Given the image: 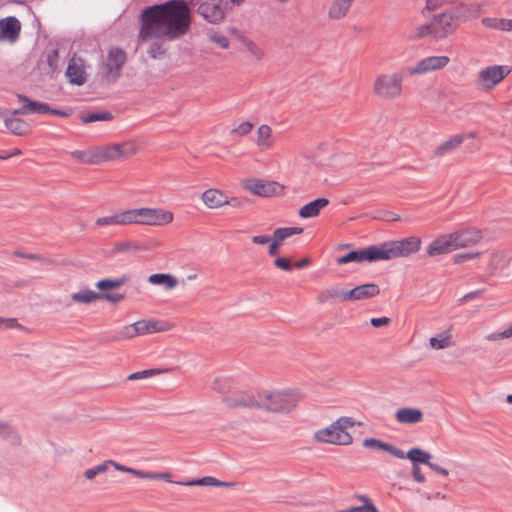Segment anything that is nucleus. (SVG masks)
Masks as SVG:
<instances>
[{
	"instance_id": "nucleus-1",
	"label": "nucleus",
	"mask_w": 512,
	"mask_h": 512,
	"mask_svg": "<svg viewBox=\"0 0 512 512\" xmlns=\"http://www.w3.org/2000/svg\"><path fill=\"white\" fill-rule=\"evenodd\" d=\"M191 11L184 0H172L145 8L140 14L138 40L175 41L190 30Z\"/></svg>"
},
{
	"instance_id": "nucleus-2",
	"label": "nucleus",
	"mask_w": 512,
	"mask_h": 512,
	"mask_svg": "<svg viewBox=\"0 0 512 512\" xmlns=\"http://www.w3.org/2000/svg\"><path fill=\"white\" fill-rule=\"evenodd\" d=\"M355 425L361 426L362 423L355 421L352 417L342 416L329 425L315 430L312 439L317 444L348 446L353 443V436L349 429Z\"/></svg>"
},
{
	"instance_id": "nucleus-3",
	"label": "nucleus",
	"mask_w": 512,
	"mask_h": 512,
	"mask_svg": "<svg viewBox=\"0 0 512 512\" xmlns=\"http://www.w3.org/2000/svg\"><path fill=\"white\" fill-rule=\"evenodd\" d=\"M303 400L298 389L269 390L262 393L260 409L274 413L288 414Z\"/></svg>"
},
{
	"instance_id": "nucleus-4",
	"label": "nucleus",
	"mask_w": 512,
	"mask_h": 512,
	"mask_svg": "<svg viewBox=\"0 0 512 512\" xmlns=\"http://www.w3.org/2000/svg\"><path fill=\"white\" fill-rule=\"evenodd\" d=\"M421 246L422 240L418 236H410L376 245L379 260L408 258L412 254L419 252Z\"/></svg>"
},
{
	"instance_id": "nucleus-5",
	"label": "nucleus",
	"mask_w": 512,
	"mask_h": 512,
	"mask_svg": "<svg viewBox=\"0 0 512 512\" xmlns=\"http://www.w3.org/2000/svg\"><path fill=\"white\" fill-rule=\"evenodd\" d=\"M402 82V76L397 73L380 74L373 82V93L381 99H397L403 92Z\"/></svg>"
},
{
	"instance_id": "nucleus-6",
	"label": "nucleus",
	"mask_w": 512,
	"mask_h": 512,
	"mask_svg": "<svg viewBox=\"0 0 512 512\" xmlns=\"http://www.w3.org/2000/svg\"><path fill=\"white\" fill-rule=\"evenodd\" d=\"M97 470V474H103L109 470L110 467L114 468L116 471L128 473L133 475L134 477L142 480H161L164 482H171V473L168 471H147L140 470L133 467H129L118 463L114 460H106L96 466H94Z\"/></svg>"
},
{
	"instance_id": "nucleus-7",
	"label": "nucleus",
	"mask_w": 512,
	"mask_h": 512,
	"mask_svg": "<svg viewBox=\"0 0 512 512\" xmlns=\"http://www.w3.org/2000/svg\"><path fill=\"white\" fill-rule=\"evenodd\" d=\"M98 149L100 164H102L132 157L139 151V145L136 140L129 139L120 143L98 146Z\"/></svg>"
},
{
	"instance_id": "nucleus-8",
	"label": "nucleus",
	"mask_w": 512,
	"mask_h": 512,
	"mask_svg": "<svg viewBox=\"0 0 512 512\" xmlns=\"http://www.w3.org/2000/svg\"><path fill=\"white\" fill-rule=\"evenodd\" d=\"M229 11L228 0H204L197 7L198 15L212 25L224 22Z\"/></svg>"
},
{
	"instance_id": "nucleus-9",
	"label": "nucleus",
	"mask_w": 512,
	"mask_h": 512,
	"mask_svg": "<svg viewBox=\"0 0 512 512\" xmlns=\"http://www.w3.org/2000/svg\"><path fill=\"white\" fill-rule=\"evenodd\" d=\"M512 71L509 65H490L482 68L477 75V84L490 91L500 84Z\"/></svg>"
},
{
	"instance_id": "nucleus-10",
	"label": "nucleus",
	"mask_w": 512,
	"mask_h": 512,
	"mask_svg": "<svg viewBox=\"0 0 512 512\" xmlns=\"http://www.w3.org/2000/svg\"><path fill=\"white\" fill-rule=\"evenodd\" d=\"M201 200L208 209H219L225 206L240 208L242 201L237 197H229L218 188H209L202 192Z\"/></svg>"
},
{
	"instance_id": "nucleus-11",
	"label": "nucleus",
	"mask_w": 512,
	"mask_h": 512,
	"mask_svg": "<svg viewBox=\"0 0 512 512\" xmlns=\"http://www.w3.org/2000/svg\"><path fill=\"white\" fill-rule=\"evenodd\" d=\"M262 393L254 391L235 392L223 398L224 403L231 408H259Z\"/></svg>"
},
{
	"instance_id": "nucleus-12",
	"label": "nucleus",
	"mask_w": 512,
	"mask_h": 512,
	"mask_svg": "<svg viewBox=\"0 0 512 512\" xmlns=\"http://www.w3.org/2000/svg\"><path fill=\"white\" fill-rule=\"evenodd\" d=\"M243 188L250 193L261 197L277 196L282 194L284 190V187L278 182L259 179H248L244 181Z\"/></svg>"
},
{
	"instance_id": "nucleus-13",
	"label": "nucleus",
	"mask_w": 512,
	"mask_h": 512,
	"mask_svg": "<svg viewBox=\"0 0 512 512\" xmlns=\"http://www.w3.org/2000/svg\"><path fill=\"white\" fill-rule=\"evenodd\" d=\"M126 59L127 57L124 50L120 48H111L109 50L105 61L106 71L104 73V77L107 81L114 82L120 77Z\"/></svg>"
},
{
	"instance_id": "nucleus-14",
	"label": "nucleus",
	"mask_w": 512,
	"mask_h": 512,
	"mask_svg": "<svg viewBox=\"0 0 512 512\" xmlns=\"http://www.w3.org/2000/svg\"><path fill=\"white\" fill-rule=\"evenodd\" d=\"M140 218L141 225L165 226L173 221L174 215L163 208L140 207Z\"/></svg>"
},
{
	"instance_id": "nucleus-15",
	"label": "nucleus",
	"mask_w": 512,
	"mask_h": 512,
	"mask_svg": "<svg viewBox=\"0 0 512 512\" xmlns=\"http://www.w3.org/2000/svg\"><path fill=\"white\" fill-rule=\"evenodd\" d=\"M125 298L123 293H105L98 294L91 289H81L71 294V300L80 304H91L97 300H105L112 304H117Z\"/></svg>"
},
{
	"instance_id": "nucleus-16",
	"label": "nucleus",
	"mask_w": 512,
	"mask_h": 512,
	"mask_svg": "<svg viewBox=\"0 0 512 512\" xmlns=\"http://www.w3.org/2000/svg\"><path fill=\"white\" fill-rule=\"evenodd\" d=\"M449 61L447 56H429L409 67L407 73L412 76L427 74L446 67Z\"/></svg>"
},
{
	"instance_id": "nucleus-17",
	"label": "nucleus",
	"mask_w": 512,
	"mask_h": 512,
	"mask_svg": "<svg viewBox=\"0 0 512 512\" xmlns=\"http://www.w3.org/2000/svg\"><path fill=\"white\" fill-rule=\"evenodd\" d=\"M405 457L412 462V465L425 464L434 472L440 474L441 476L448 477L450 475L448 469L431 462V454L423 449L414 447L411 448L406 454Z\"/></svg>"
},
{
	"instance_id": "nucleus-18",
	"label": "nucleus",
	"mask_w": 512,
	"mask_h": 512,
	"mask_svg": "<svg viewBox=\"0 0 512 512\" xmlns=\"http://www.w3.org/2000/svg\"><path fill=\"white\" fill-rule=\"evenodd\" d=\"M436 38L441 39L453 33L459 26L451 10H445L433 17Z\"/></svg>"
},
{
	"instance_id": "nucleus-19",
	"label": "nucleus",
	"mask_w": 512,
	"mask_h": 512,
	"mask_svg": "<svg viewBox=\"0 0 512 512\" xmlns=\"http://www.w3.org/2000/svg\"><path fill=\"white\" fill-rule=\"evenodd\" d=\"M456 250L466 248L479 243L482 239V232L476 228H465L450 233Z\"/></svg>"
},
{
	"instance_id": "nucleus-20",
	"label": "nucleus",
	"mask_w": 512,
	"mask_h": 512,
	"mask_svg": "<svg viewBox=\"0 0 512 512\" xmlns=\"http://www.w3.org/2000/svg\"><path fill=\"white\" fill-rule=\"evenodd\" d=\"M374 262L379 261L376 245L369 246L365 249L350 251L349 253L339 257L337 263L344 265L350 262Z\"/></svg>"
},
{
	"instance_id": "nucleus-21",
	"label": "nucleus",
	"mask_w": 512,
	"mask_h": 512,
	"mask_svg": "<svg viewBox=\"0 0 512 512\" xmlns=\"http://www.w3.org/2000/svg\"><path fill=\"white\" fill-rule=\"evenodd\" d=\"M20 31L21 23L16 17L9 16L0 19V41L13 44L18 40Z\"/></svg>"
},
{
	"instance_id": "nucleus-22",
	"label": "nucleus",
	"mask_w": 512,
	"mask_h": 512,
	"mask_svg": "<svg viewBox=\"0 0 512 512\" xmlns=\"http://www.w3.org/2000/svg\"><path fill=\"white\" fill-rule=\"evenodd\" d=\"M511 261V257L507 252L499 251L491 254L487 266V271L489 275H496L505 277L509 276V264Z\"/></svg>"
},
{
	"instance_id": "nucleus-23",
	"label": "nucleus",
	"mask_w": 512,
	"mask_h": 512,
	"mask_svg": "<svg viewBox=\"0 0 512 512\" xmlns=\"http://www.w3.org/2000/svg\"><path fill=\"white\" fill-rule=\"evenodd\" d=\"M455 250L456 248L450 233L438 236L426 247V253L429 257L445 255Z\"/></svg>"
},
{
	"instance_id": "nucleus-24",
	"label": "nucleus",
	"mask_w": 512,
	"mask_h": 512,
	"mask_svg": "<svg viewBox=\"0 0 512 512\" xmlns=\"http://www.w3.org/2000/svg\"><path fill=\"white\" fill-rule=\"evenodd\" d=\"M66 77L73 85H83L86 82V72L83 61L81 59L72 58L66 69Z\"/></svg>"
},
{
	"instance_id": "nucleus-25",
	"label": "nucleus",
	"mask_w": 512,
	"mask_h": 512,
	"mask_svg": "<svg viewBox=\"0 0 512 512\" xmlns=\"http://www.w3.org/2000/svg\"><path fill=\"white\" fill-rule=\"evenodd\" d=\"M137 336L168 331L171 326L164 321L142 319L134 323Z\"/></svg>"
},
{
	"instance_id": "nucleus-26",
	"label": "nucleus",
	"mask_w": 512,
	"mask_h": 512,
	"mask_svg": "<svg viewBox=\"0 0 512 512\" xmlns=\"http://www.w3.org/2000/svg\"><path fill=\"white\" fill-rule=\"evenodd\" d=\"M171 484L181 485V486H205V487H233L235 485L234 482H224L216 479L212 476H205L198 479H191L188 481H176L173 479V475L171 474Z\"/></svg>"
},
{
	"instance_id": "nucleus-27",
	"label": "nucleus",
	"mask_w": 512,
	"mask_h": 512,
	"mask_svg": "<svg viewBox=\"0 0 512 512\" xmlns=\"http://www.w3.org/2000/svg\"><path fill=\"white\" fill-rule=\"evenodd\" d=\"M254 143L262 152L268 151L274 147L275 139L269 125L262 124L257 128Z\"/></svg>"
},
{
	"instance_id": "nucleus-28",
	"label": "nucleus",
	"mask_w": 512,
	"mask_h": 512,
	"mask_svg": "<svg viewBox=\"0 0 512 512\" xmlns=\"http://www.w3.org/2000/svg\"><path fill=\"white\" fill-rule=\"evenodd\" d=\"M380 288L375 283H367L360 286H356L351 290L347 291L349 301H359L378 296Z\"/></svg>"
},
{
	"instance_id": "nucleus-29",
	"label": "nucleus",
	"mask_w": 512,
	"mask_h": 512,
	"mask_svg": "<svg viewBox=\"0 0 512 512\" xmlns=\"http://www.w3.org/2000/svg\"><path fill=\"white\" fill-rule=\"evenodd\" d=\"M424 414L422 410L412 407H403L395 412V420L399 424L414 425L422 422Z\"/></svg>"
},
{
	"instance_id": "nucleus-30",
	"label": "nucleus",
	"mask_w": 512,
	"mask_h": 512,
	"mask_svg": "<svg viewBox=\"0 0 512 512\" xmlns=\"http://www.w3.org/2000/svg\"><path fill=\"white\" fill-rule=\"evenodd\" d=\"M317 301L319 303L345 302L349 301V297L347 291L341 289L339 286H331L319 292Z\"/></svg>"
},
{
	"instance_id": "nucleus-31",
	"label": "nucleus",
	"mask_w": 512,
	"mask_h": 512,
	"mask_svg": "<svg viewBox=\"0 0 512 512\" xmlns=\"http://www.w3.org/2000/svg\"><path fill=\"white\" fill-rule=\"evenodd\" d=\"M429 346L433 350H444L454 346L452 327L430 337Z\"/></svg>"
},
{
	"instance_id": "nucleus-32",
	"label": "nucleus",
	"mask_w": 512,
	"mask_h": 512,
	"mask_svg": "<svg viewBox=\"0 0 512 512\" xmlns=\"http://www.w3.org/2000/svg\"><path fill=\"white\" fill-rule=\"evenodd\" d=\"M363 446L365 448L383 450L398 459H404V457H405L404 452L402 450L398 449L397 447H395L389 443L383 442L376 438L364 439Z\"/></svg>"
},
{
	"instance_id": "nucleus-33",
	"label": "nucleus",
	"mask_w": 512,
	"mask_h": 512,
	"mask_svg": "<svg viewBox=\"0 0 512 512\" xmlns=\"http://www.w3.org/2000/svg\"><path fill=\"white\" fill-rule=\"evenodd\" d=\"M465 138V134H456L451 136L434 150V156L442 157L448 153L453 152L462 145Z\"/></svg>"
},
{
	"instance_id": "nucleus-34",
	"label": "nucleus",
	"mask_w": 512,
	"mask_h": 512,
	"mask_svg": "<svg viewBox=\"0 0 512 512\" xmlns=\"http://www.w3.org/2000/svg\"><path fill=\"white\" fill-rule=\"evenodd\" d=\"M148 282L152 285L162 286L165 290H173L178 285V279L168 273H155L148 277Z\"/></svg>"
},
{
	"instance_id": "nucleus-35",
	"label": "nucleus",
	"mask_w": 512,
	"mask_h": 512,
	"mask_svg": "<svg viewBox=\"0 0 512 512\" xmlns=\"http://www.w3.org/2000/svg\"><path fill=\"white\" fill-rule=\"evenodd\" d=\"M329 201L326 198H318L305 204L299 210V216L302 218H312L319 215L320 210L328 205Z\"/></svg>"
},
{
	"instance_id": "nucleus-36",
	"label": "nucleus",
	"mask_w": 512,
	"mask_h": 512,
	"mask_svg": "<svg viewBox=\"0 0 512 512\" xmlns=\"http://www.w3.org/2000/svg\"><path fill=\"white\" fill-rule=\"evenodd\" d=\"M70 154L73 158L78 159L86 164H100L98 147H92L86 150H75L72 151Z\"/></svg>"
},
{
	"instance_id": "nucleus-37",
	"label": "nucleus",
	"mask_w": 512,
	"mask_h": 512,
	"mask_svg": "<svg viewBox=\"0 0 512 512\" xmlns=\"http://www.w3.org/2000/svg\"><path fill=\"white\" fill-rule=\"evenodd\" d=\"M129 278L125 275L117 278V279H101L98 280L95 284L96 288L99 289L98 294L112 293L113 289H116L125 283H127Z\"/></svg>"
},
{
	"instance_id": "nucleus-38",
	"label": "nucleus",
	"mask_w": 512,
	"mask_h": 512,
	"mask_svg": "<svg viewBox=\"0 0 512 512\" xmlns=\"http://www.w3.org/2000/svg\"><path fill=\"white\" fill-rule=\"evenodd\" d=\"M4 124L9 132L17 136H24L30 133L29 125L19 118H5Z\"/></svg>"
},
{
	"instance_id": "nucleus-39",
	"label": "nucleus",
	"mask_w": 512,
	"mask_h": 512,
	"mask_svg": "<svg viewBox=\"0 0 512 512\" xmlns=\"http://www.w3.org/2000/svg\"><path fill=\"white\" fill-rule=\"evenodd\" d=\"M17 98L25 104L27 114H45L50 112V107L45 103L31 100L21 94H18Z\"/></svg>"
},
{
	"instance_id": "nucleus-40",
	"label": "nucleus",
	"mask_w": 512,
	"mask_h": 512,
	"mask_svg": "<svg viewBox=\"0 0 512 512\" xmlns=\"http://www.w3.org/2000/svg\"><path fill=\"white\" fill-rule=\"evenodd\" d=\"M354 0H334L330 9L329 17L332 19H341L349 11Z\"/></svg>"
},
{
	"instance_id": "nucleus-41",
	"label": "nucleus",
	"mask_w": 512,
	"mask_h": 512,
	"mask_svg": "<svg viewBox=\"0 0 512 512\" xmlns=\"http://www.w3.org/2000/svg\"><path fill=\"white\" fill-rule=\"evenodd\" d=\"M119 225H141L140 208L128 209L118 212Z\"/></svg>"
},
{
	"instance_id": "nucleus-42",
	"label": "nucleus",
	"mask_w": 512,
	"mask_h": 512,
	"mask_svg": "<svg viewBox=\"0 0 512 512\" xmlns=\"http://www.w3.org/2000/svg\"><path fill=\"white\" fill-rule=\"evenodd\" d=\"M435 29L436 27L434 25V21L432 20L428 23H424L415 27L414 30L412 31V37L414 39H420L428 36L436 38Z\"/></svg>"
},
{
	"instance_id": "nucleus-43",
	"label": "nucleus",
	"mask_w": 512,
	"mask_h": 512,
	"mask_svg": "<svg viewBox=\"0 0 512 512\" xmlns=\"http://www.w3.org/2000/svg\"><path fill=\"white\" fill-rule=\"evenodd\" d=\"M115 249L119 252H142L149 250V246L138 241H126L118 243Z\"/></svg>"
},
{
	"instance_id": "nucleus-44",
	"label": "nucleus",
	"mask_w": 512,
	"mask_h": 512,
	"mask_svg": "<svg viewBox=\"0 0 512 512\" xmlns=\"http://www.w3.org/2000/svg\"><path fill=\"white\" fill-rule=\"evenodd\" d=\"M242 46L250 56L256 60H261L264 57L263 49L249 38H243L241 40Z\"/></svg>"
},
{
	"instance_id": "nucleus-45",
	"label": "nucleus",
	"mask_w": 512,
	"mask_h": 512,
	"mask_svg": "<svg viewBox=\"0 0 512 512\" xmlns=\"http://www.w3.org/2000/svg\"><path fill=\"white\" fill-rule=\"evenodd\" d=\"M207 38L211 43L217 45L218 47H220L222 49L229 48L230 41H229L228 37L220 31L210 30L207 33Z\"/></svg>"
},
{
	"instance_id": "nucleus-46",
	"label": "nucleus",
	"mask_w": 512,
	"mask_h": 512,
	"mask_svg": "<svg viewBox=\"0 0 512 512\" xmlns=\"http://www.w3.org/2000/svg\"><path fill=\"white\" fill-rule=\"evenodd\" d=\"M302 232L303 228L301 227H282L277 228L274 231L273 236L282 243L286 238L292 235L301 234Z\"/></svg>"
},
{
	"instance_id": "nucleus-47",
	"label": "nucleus",
	"mask_w": 512,
	"mask_h": 512,
	"mask_svg": "<svg viewBox=\"0 0 512 512\" xmlns=\"http://www.w3.org/2000/svg\"><path fill=\"white\" fill-rule=\"evenodd\" d=\"M457 4L458 5L453 10H451L457 23L460 24L461 22L468 21L470 18L467 3H463L460 0Z\"/></svg>"
},
{
	"instance_id": "nucleus-48",
	"label": "nucleus",
	"mask_w": 512,
	"mask_h": 512,
	"mask_svg": "<svg viewBox=\"0 0 512 512\" xmlns=\"http://www.w3.org/2000/svg\"><path fill=\"white\" fill-rule=\"evenodd\" d=\"M160 41L161 40H152V41H148V42H141L139 40V43L140 44H147L148 45L147 53L152 58H158V57L162 56L165 53V48L160 43Z\"/></svg>"
},
{
	"instance_id": "nucleus-49",
	"label": "nucleus",
	"mask_w": 512,
	"mask_h": 512,
	"mask_svg": "<svg viewBox=\"0 0 512 512\" xmlns=\"http://www.w3.org/2000/svg\"><path fill=\"white\" fill-rule=\"evenodd\" d=\"M112 115L109 112H96L88 113L81 116V121L85 124L97 122V121H110Z\"/></svg>"
},
{
	"instance_id": "nucleus-50",
	"label": "nucleus",
	"mask_w": 512,
	"mask_h": 512,
	"mask_svg": "<svg viewBox=\"0 0 512 512\" xmlns=\"http://www.w3.org/2000/svg\"><path fill=\"white\" fill-rule=\"evenodd\" d=\"M459 1L460 0H426L422 13L424 14L425 11H435L445 6L454 5Z\"/></svg>"
},
{
	"instance_id": "nucleus-51",
	"label": "nucleus",
	"mask_w": 512,
	"mask_h": 512,
	"mask_svg": "<svg viewBox=\"0 0 512 512\" xmlns=\"http://www.w3.org/2000/svg\"><path fill=\"white\" fill-rule=\"evenodd\" d=\"M481 22L486 28L504 31L505 18L485 17Z\"/></svg>"
},
{
	"instance_id": "nucleus-52",
	"label": "nucleus",
	"mask_w": 512,
	"mask_h": 512,
	"mask_svg": "<svg viewBox=\"0 0 512 512\" xmlns=\"http://www.w3.org/2000/svg\"><path fill=\"white\" fill-rule=\"evenodd\" d=\"M212 389L218 393L225 394L230 390V380L226 377H217L212 383Z\"/></svg>"
},
{
	"instance_id": "nucleus-53",
	"label": "nucleus",
	"mask_w": 512,
	"mask_h": 512,
	"mask_svg": "<svg viewBox=\"0 0 512 512\" xmlns=\"http://www.w3.org/2000/svg\"><path fill=\"white\" fill-rule=\"evenodd\" d=\"M252 130L253 124L249 121H243L231 130V134L234 136L243 137L248 135Z\"/></svg>"
},
{
	"instance_id": "nucleus-54",
	"label": "nucleus",
	"mask_w": 512,
	"mask_h": 512,
	"mask_svg": "<svg viewBox=\"0 0 512 512\" xmlns=\"http://www.w3.org/2000/svg\"><path fill=\"white\" fill-rule=\"evenodd\" d=\"M137 337L136 329L133 324L125 325L118 331L119 339H132Z\"/></svg>"
},
{
	"instance_id": "nucleus-55",
	"label": "nucleus",
	"mask_w": 512,
	"mask_h": 512,
	"mask_svg": "<svg viewBox=\"0 0 512 512\" xmlns=\"http://www.w3.org/2000/svg\"><path fill=\"white\" fill-rule=\"evenodd\" d=\"M510 337H512V326L508 327L503 332L490 333V334L486 335L485 339L487 341H498L501 339H508Z\"/></svg>"
},
{
	"instance_id": "nucleus-56",
	"label": "nucleus",
	"mask_w": 512,
	"mask_h": 512,
	"mask_svg": "<svg viewBox=\"0 0 512 512\" xmlns=\"http://www.w3.org/2000/svg\"><path fill=\"white\" fill-rule=\"evenodd\" d=\"M95 225L96 226L119 225V223H118V213H115V214L110 215V216L99 217L95 221Z\"/></svg>"
},
{
	"instance_id": "nucleus-57",
	"label": "nucleus",
	"mask_w": 512,
	"mask_h": 512,
	"mask_svg": "<svg viewBox=\"0 0 512 512\" xmlns=\"http://www.w3.org/2000/svg\"><path fill=\"white\" fill-rule=\"evenodd\" d=\"M156 374H158L157 370H143V371H139V372L130 374L127 377V379L129 381H135V380H140V379H146V378H149Z\"/></svg>"
},
{
	"instance_id": "nucleus-58",
	"label": "nucleus",
	"mask_w": 512,
	"mask_h": 512,
	"mask_svg": "<svg viewBox=\"0 0 512 512\" xmlns=\"http://www.w3.org/2000/svg\"><path fill=\"white\" fill-rule=\"evenodd\" d=\"M21 325L16 318H4L0 317V330L4 329H16L20 328Z\"/></svg>"
},
{
	"instance_id": "nucleus-59",
	"label": "nucleus",
	"mask_w": 512,
	"mask_h": 512,
	"mask_svg": "<svg viewBox=\"0 0 512 512\" xmlns=\"http://www.w3.org/2000/svg\"><path fill=\"white\" fill-rule=\"evenodd\" d=\"M480 256V252H467L462 254H457L454 256V263L460 264L468 260L476 259Z\"/></svg>"
},
{
	"instance_id": "nucleus-60",
	"label": "nucleus",
	"mask_w": 512,
	"mask_h": 512,
	"mask_svg": "<svg viewBox=\"0 0 512 512\" xmlns=\"http://www.w3.org/2000/svg\"><path fill=\"white\" fill-rule=\"evenodd\" d=\"M411 474L413 479L418 483L426 482V477L423 474L419 465H412Z\"/></svg>"
},
{
	"instance_id": "nucleus-61",
	"label": "nucleus",
	"mask_w": 512,
	"mask_h": 512,
	"mask_svg": "<svg viewBox=\"0 0 512 512\" xmlns=\"http://www.w3.org/2000/svg\"><path fill=\"white\" fill-rule=\"evenodd\" d=\"M468 6V12H469V18L477 17L480 13L483 11L484 4L482 3H469Z\"/></svg>"
},
{
	"instance_id": "nucleus-62",
	"label": "nucleus",
	"mask_w": 512,
	"mask_h": 512,
	"mask_svg": "<svg viewBox=\"0 0 512 512\" xmlns=\"http://www.w3.org/2000/svg\"><path fill=\"white\" fill-rule=\"evenodd\" d=\"M274 265L282 270L290 271L292 269V264L288 258L279 257L274 261Z\"/></svg>"
},
{
	"instance_id": "nucleus-63",
	"label": "nucleus",
	"mask_w": 512,
	"mask_h": 512,
	"mask_svg": "<svg viewBox=\"0 0 512 512\" xmlns=\"http://www.w3.org/2000/svg\"><path fill=\"white\" fill-rule=\"evenodd\" d=\"M0 435L7 438L14 435V430L9 423L0 422Z\"/></svg>"
},
{
	"instance_id": "nucleus-64",
	"label": "nucleus",
	"mask_w": 512,
	"mask_h": 512,
	"mask_svg": "<svg viewBox=\"0 0 512 512\" xmlns=\"http://www.w3.org/2000/svg\"><path fill=\"white\" fill-rule=\"evenodd\" d=\"M390 318L388 317H380V318H371L370 323L374 327H383L390 324Z\"/></svg>"
}]
</instances>
